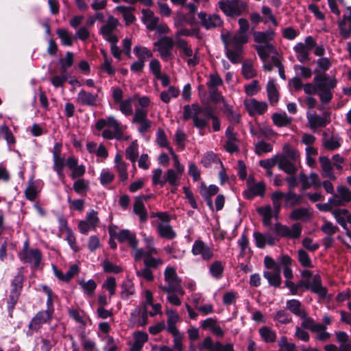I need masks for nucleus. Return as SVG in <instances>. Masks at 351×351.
<instances>
[{
    "label": "nucleus",
    "mask_w": 351,
    "mask_h": 351,
    "mask_svg": "<svg viewBox=\"0 0 351 351\" xmlns=\"http://www.w3.org/2000/svg\"><path fill=\"white\" fill-rule=\"evenodd\" d=\"M79 285L82 289L84 294L88 296H93L97 288V283L93 279L88 280H79Z\"/></svg>",
    "instance_id": "obj_46"
},
{
    "label": "nucleus",
    "mask_w": 351,
    "mask_h": 351,
    "mask_svg": "<svg viewBox=\"0 0 351 351\" xmlns=\"http://www.w3.org/2000/svg\"><path fill=\"white\" fill-rule=\"evenodd\" d=\"M191 252L194 256H199L206 261H208L214 256L212 247L200 239H197L193 244Z\"/></svg>",
    "instance_id": "obj_11"
},
{
    "label": "nucleus",
    "mask_w": 351,
    "mask_h": 351,
    "mask_svg": "<svg viewBox=\"0 0 351 351\" xmlns=\"http://www.w3.org/2000/svg\"><path fill=\"white\" fill-rule=\"evenodd\" d=\"M176 45L178 48L181 50V52L186 57L189 58L187 60V64L189 66H195L199 62V60L195 54H193V49L188 45L187 42L183 39H178L176 41Z\"/></svg>",
    "instance_id": "obj_18"
},
{
    "label": "nucleus",
    "mask_w": 351,
    "mask_h": 351,
    "mask_svg": "<svg viewBox=\"0 0 351 351\" xmlns=\"http://www.w3.org/2000/svg\"><path fill=\"white\" fill-rule=\"evenodd\" d=\"M254 40L258 45H271L270 42L274 39L275 32L273 30L266 32H254Z\"/></svg>",
    "instance_id": "obj_29"
},
{
    "label": "nucleus",
    "mask_w": 351,
    "mask_h": 351,
    "mask_svg": "<svg viewBox=\"0 0 351 351\" xmlns=\"http://www.w3.org/2000/svg\"><path fill=\"white\" fill-rule=\"evenodd\" d=\"M141 20L147 29L150 31L155 30L159 22V18L155 16L154 12L149 8L142 10Z\"/></svg>",
    "instance_id": "obj_21"
},
{
    "label": "nucleus",
    "mask_w": 351,
    "mask_h": 351,
    "mask_svg": "<svg viewBox=\"0 0 351 351\" xmlns=\"http://www.w3.org/2000/svg\"><path fill=\"white\" fill-rule=\"evenodd\" d=\"M280 156H285L288 158L295 161V163L300 162V154L299 152L292 148L289 144H285L282 147V154Z\"/></svg>",
    "instance_id": "obj_54"
},
{
    "label": "nucleus",
    "mask_w": 351,
    "mask_h": 351,
    "mask_svg": "<svg viewBox=\"0 0 351 351\" xmlns=\"http://www.w3.org/2000/svg\"><path fill=\"white\" fill-rule=\"evenodd\" d=\"M98 213L95 210L88 212L86 218L78 223L79 231L83 234H88L90 231L95 230L99 226Z\"/></svg>",
    "instance_id": "obj_9"
},
{
    "label": "nucleus",
    "mask_w": 351,
    "mask_h": 351,
    "mask_svg": "<svg viewBox=\"0 0 351 351\" xmlns=\"http://www.w3.org/2000/svg\"><path fill=\"white\" fill-rule=\"evenodd\" d=\"M272 121L278 127H286L291 123L292 118L288 117L285 112L274 113L272 115Z\"/></svg>",
    "instance_id": "obj_47"
},
{
    "label": "nucleus",
    "mask_w": 351,
    "mask_h": 351,
    "mask_svg": "<svg viewBox=\"0 0 351 351\" xmlns=\"http://www.w3.org/2000/svg\"><path fill=\"white\" fill-rule=\"evenodd\" d=\"M180 94V90L174 86H170L168 89L160 93V98L165 104L169 103L172 98H176Z\"/></svg>",
    "instance_id": "obj_49"
},
{
    "label": "nucleus",
    "mask_w": 351,
    "mask_h": 351,
    "mask_svg": "<svg viewBox=\"0 0 351 351\" xmlns=\"http://www.w3.org/2000/svg\"><path fill=\"white\" fill-rule=\"evenodd\" d=\"M199 351H234L232 343L223 345L219 341L214 342L210 337H206L198 345Z\"/></svg>",
    "instance_id": "obj_10"
},
{
    "label": "nucleus",
    "mask_w": 351,
    "mask_h": 351,
    "mask_svg": "<svg viewBox=\"0 0 351 351\" xmlns=\"http://www.w3.org/2000/svg\"><path fill=\"white\" fill-rule=\"evenodd\" d=\"M134 341L130 350H141L143 345L148 340V335L144 332H136L134 333Z\"/></svg>",
    "instance_id": "obj_43"
},
{
    "label": "nucleus",
    "mask_w": 351,
    "mask_h": 351,
    "mask_svg": "<svg viewBox=\"0 0 351 351\" xmlns=\"http://www.w3.org/2000/svg\"><path fill=\"white\" fill-rule=\"evenodd\" d=\"M349 212L347 209H337L332 212L334 217L336 219L338 223H339L344 229H346Z\"/></svg>",
    "instance_id": "obj_52"
},
{
    "label": "nucleus",
    "mask_w": 351,
    "mask_h": 351,
    "mask_svg": "<svg viewBox=\"0 0 351 351\" xmlns=\"http://www.w3.org/2000/svg\"><path fill=\"white\" fill-rule=\"evenodd\" d=\"M306 118L309 128L313 131L325 127L328 123L326 117L319 116L315 112H307Z\"/></svg>",
    "instance_id": "obj_22"
},
{
    "label": "nucleus",
    "mask_w": 351,
    "mask_h": 351,
    "mask_svg": "<svg viewBox=\"0 0 351 351\" xmlns=\"http://www.w3.org/2000/svg\"><path fill=\"white\" fill-rule=\"evenodd\" d=\"M245 108L251 117L263 114L268 108L267 102L254 98L246 99L243 102Z\"/></svg>",
    "instance_id": "obj_12"
},
{
    "label": "nucleus",
    "mask_w": 351,
    "mask_h": 351,
    "mask_svg": "<svg viewBox=\"0 0 351 351\" xmlns=\"http://www.w3.org/2000/svg\"><path fill=\"white\" fill-rule=\"evenodd\" d=\"M219 7L226 15L236 16L240 15L246 10L247 4L240 0L237 1L221 0L219 2Z\"/></svg>",
    "instance_id": "obj_6"
},
{
    "label": "nucleus",
    "mask_w": 351,
    "mask_h": 351,
    "mask_svg": "<svg viewBox=\"0 0 351 351\" xmlns=\"http://www.w3.org/2000/svg\"><path fill=\"white\" fill-rule=\"evenodd\" d=\"M53 159V170L56 171L60 178L62 179L64 177L63 173V169L64 167V160L61 156H58V153L57 152Z\"/></svg>",
    "instance_id": "obj_61"
},
{
    "label": "nucleus",
    "mask_w": 351,
    "mask_h": 351,
    "mask_svg": "<svg viewBox=\"0 0 351 351\" xmlns=\"http://www.w3.org/2000/svg\"><path fill=\"white\" fill-rule=\"evenodd\" d=\"M257 211L258 214L263 217L264 225L266 226H271V219L272 217H275L274 208L272 209L271 206L267 205L258 208Z\"/></svg>",
    "instance_id": "obj_39"
},
{
    "label": "nucleus",
    "mask_w": 351,
    "mask_h": 351,
    "mask_svg": "<svg viewBox=\"0 0 351 351\" xmlns=\"http://www.w3.org/2000/svg\"><path fill=\"white\" fill-rule=\"evenodd\" d=\"M173 38L170 36H164L154 43L156 47L159 56L164 62H171L173 59L172 52L174 44Z\"/></svg>",
    "instance_id": "obj_5"
},
{
    "label": "nucleus",
    "mask_w": 351,
    "mask_h": 351,
    "mask_svg": "<svg viewBox=\"0 0 351 351\" xmlns=\"http://www.w3.org/2000/svg\"><path fill=\"white\" fill-rule=\"evenodd\" d=\"M301 198V196L297 195L294 191H289L287 193H285V206L289 207L294 206L300 203Z\"/></svg>",
    "instance_id": "obj_59"
},
{
    "label": "nucleus",
    "mask_w": 351,
    "mask_h": 351,
    "mask_svg": "<svg viewBox=\"0 0 351 351\" xmlns=\"http://www.w3.org/2000/svg\"><path fill=\"white\" fill-rule=\"evenodd\" d=\"M39 193V190L37 186L36 181H34V178L32 177L27 184V186L25 190V195L26 198L30 201H34L38 194Z\"/></svg>",
    "instance_id": "obj_45"
},
{
    "label": "nucleus",
    "mask_w": 351,
    "mask_h": 351,
    "mask_svg": "<svg viewBox=\"0 0 351 351\" xmlns=\"http://www.w3.org/2000/svg\"><path fill=\"white\" fill-rule=\"evenodd\" d=\"M115 169L118 172L121 181L125 182L128 178V164L123 160L119 154H117L114 157Z\"/></svg>",
    "instance_id": "obj_26"
},
{
    "label": "nucleus",
    "mask_w": 351,
    "mask_h": 351,
    "mask_svg": "<svg viewBox=\"0 0 351 351\" xmlns=\"http://www.w3.org/2000/svg\"><path fill=\"white\" fill-rule=\"evenodd\" d=\"M311 216L312 213L310 209L307 208H299L293 210L289 217L292 220L306 221L308 220Z\"/></svg>",
    "instance_id": "obj_38"
},
{
    "label": "nucleus",
    "mask_w": 351,
    "mask_h": 351,
    "mask_svg": "<svg viewBox=\"0 0 351 351\" xmlns=\"http://www.w3.org/2000/svg\"><path fill=\"white\" fill-rule=\"evenodd\" d=\"M286 307L290 312L299 317L301 315H304V313H306V311L302 307L301 302L295 299L287 300Z\"/></svg>",
    "instance_id": "obj_40"
},
{
    "label": "nucleus",
    "mask_w": 351,
    "mask_h": 351,
    "mask_svg": "<svg viewBox=\"0 0 351 351\" xmlns=\"http://www.w3.org/2000/svg\"><path fill=\"white\" fill-rule=\"evenodd\" d=\"M183 109V119L184 120H189L191 118L193 119L194 115H196L197 114H203L204 115L206 114V109L198 106L196 104H193L191 106L185 105Z\"/></svg>",
    "instance_id": "obj_37"
},
{
    "label": "nucleus",
    "mask_w": 351,
    "mask_h": 351,
    "mask_svg": "<svg viewBox=\"0 0 351 351\" xmlns=\"http://www.w3.org/2000/svg\"><path fill=\"white\" fill-rule=\"evenodd\" d=\"M224 266L219 261H214L209 267V272L212 276L216 279H219L222 277L223 273Z\"/></svg>",
    "instance_id": "obj_55"
},
{
    "label": "nucleus",
    "mask_w": 351,
    "mask_h": 351,
    "mask_svg": "<svg viewBox=\"0 0 351 351\" xmlns=\"http://www.w3.org/2000/svg\"><path fill=\"white\" fill-rule=\"evenodd\" d=\"M133 51L137 59L144 62L153 56V53L149 49L141 45L135 46Z\"/></svg>",
    "instance_id": "obj_44"
},
{
    "label": "nucleus",
    "mask_w": 351,
    "mask_h": 351,
    "mask_svg": "<svg viewBox=\"0 0 351 351\" xmlns=\"http://www.w3.org/2000/svg\"><path fill=\"white\" fill-rule=\"evenodd\" d=\"M201 327L204 330H209L217 337H223L225 332L218 324L216 319L209 317L201 322Z\"/></svg>",
    "instance_id": "obj_20"
},
{
    "label": "nucleus",
    "mask_w": 351,
    "mask_h": 351,
    "mask_svg": "<svg viewBox=\"0 0 351 351\" xmlns=\"http://www.w3.org/2000/svg\"><path fill=\"white\" fill-rule=\"evenodd\" d=\"M265 191V185L263 182L248 184V188L243 192V195L248 199H252L257 195L263 196Z\"/></svg>",
    "instance_id": "obj_24"
},
{
    "label": "nucleus",
    "mask_w": 351,
    "mask_h": 351,
    "mask_svg": "<svg viewBox=\"0 0 351 351\" xmlns=\"http://www.w3.org/2000/svg\"><path fill=\"white\" fill-rule=\"evenodd\" d=\"M300 318L302 320V326L304 328L309 329L311 332H313L315 329L319 328V323H316L315 320L307 315V313H304V315H301Z\"/></svg>",
    "instance_id": "obj_60"
},
{
    "label": "nucleus",
    "mask_w": 351,
    "mask_h": 351,
    "mask_svg": "<svg viewBox=\"0 0 351 351\" xmlns=\"http://www.w3.org/2000/svg\"><path fill=\"white\" fill-rule=\"evenodd\" d=\"M152 217H156V219L152 221V223L156 226L157 232L160 237L169 240L176 237V232L169 224L170 217L167 213L160 212L153 213Z\"/></svg>",
    "instance_id": "obj_3"
},
{
    "label": "nucleus",
    "mask_w": 351,
    "mask_h": 351,
    "mask_svg": "<svg viewBox=\"0 0 351 351\" xmlns=\"http://www.w3.org/2000/svg\"><path fill=\"white\" fill-rule=\"evenodd\" d=\"M115 10L122 14L127 24H130L135 21V16L132 12L133 10L132 8L119 5L115 8Z\"/></svg>",
    "instance_id": "obj_53"
},
{
    "label": "nucleus",
    "mask_w": 351,
    "mask_h": 351,
    "mask_svg": "<svg viewBox=\"0 0 351 351\" xmlns=\"http://www.w3.org/2000/svg\"><path fill=\"white\" fill-rule=\"evenodd\" d=\"M41 252L37 249L29 247V242L27 240L23 245L22 252L19 254L20 259L24 263L31 265L33 268H38L41 261Z\"/></svg>",
    "instance_id": "obj_7"
},
{
    "label": "nucleus",
    "mask_w": 351,
    "mask_h": 351,
    "mask_svg": "<svg viewBox=\"0 0 351 351\" xmlns=\"http://www.w3.org/2000/svg\"><path fill=\"white\" fill-rule=\"evenodd\" d=\"M226 56L234 64L239 63L242 60V47L225 45Z\"/></svg>",
    "instance_id": "obj_30"
},
{
    "label": "nucleus",
    "mask_w": 351,
    "mask_h": 351,
    "mask_svg": "<svg viewBox=\"0 0 351 351\" xmlns=\"http://www.w3.org/2000/svg\"><path fill=\"white\" fill-rule=\"evenodd\" d=\"M167 315V330L170 332L179 331L176 324L180 321V318L178 313L171 308L166 310Z\"/></svg>",
    "instance_id": "obj_36"
},
{
    "label": "nucleus",
    "mask_w": 351,
    "mask_h": 351,
    "mask_svg": "<svg viewBox=\"0 0 351 351\" xmlns=\"http://www.w3.org/2000/svg\"><path fill=\"white\" fill-rule=\"evenodd\" d=\"M283 198H285V193L280 191H276L271 195V199L274 208V216L276 219L278 217L281 208V201Z\"/></svg>",
    "instance_id": "obj_48"
},
{
    "label": "nucleus",
    "mask_w": 351,
    "mask_h": 351,
    "mask_svg": "<svg viewBox=\"0 0 351 351\" xmlns=\"http://www.w3.org/2000/svg\"><path fill=\"white\" fill-rule=\"evenodd\" d=\"M218 191V186L213 184L206 186L205 184H202L199 189V193L204 198L211 197L216 195Z\"/></svg>",
    "instance_id": "obj_64"
},
{
    "label": "nucleus",
    "mask_w": 351,
    "mask_h": 351,
    "mask_svg": "<svg viewBox=\"0 0 351 351\" xmlns=\"http://www.w3.org/2000/svg\"><path fill=\"white\" fill-rule=\"evenodd\" d=\"M166 184V173H163L161 169L158 168L153 170L152 174V184L160 185V186H165Z\"/></svg>",
    "instance_id": "obj_56"
},
{
    "label": "nucleus",
    "mask_w": 351,
    "mask_h": 351,
    "mask_svg": "<svg viewBox=\"0 0 351 351\" xmlns=\"http://www.w3.org/2000/svg\"><path fill=\"white\" fill-rule=\"evenodd\" d=\"M259 334L261 338L267 343L274 342L276 338L275 331L267 326L261 327L259 329Z\"/></svg>",
    "instance_id": "obj_57"
},
{
    "label": "nucleus",
    "mask_w": 351,
    "mask_h": 351,
    "mask_svg": "<svg viewBox=\"0 0 351 351\" xmlns=\"http://www.w3.org/2000/svg\"><path fill=\"white\" fill-rule=\"evenodd\" d=\"M97 95L81 90L77 97V102L81 105L95 106L97 104Z\"/></svg>",
    "instance_id": "obj_25"
},
{
    "label": "nucleus",
    "mask_w": 351,
    "mask_h": 351,
    "mask_svg": "<svg viewBox=\"0 0 351 351\" xmlns=\"http://www.w3.org/2000/svg\"><path fill=\"white\" fill-rule=\"evenodd\" d=\"M267 93L270 103H277L279 100V94L275 81L270 80L267 84Z\"/></svg>",
    "instance_id": "obj_51"
},
{
    "label": "nucleus",
    "mask_w": 351,
    "mask_h": 351,
    "mask_svg": "<svg viewBox=\"0 0 351 351\" xmlns=\"http://www.w3.org/2000/svg\"><path fill=\"white\" fill-rule=\"evenodd\" d=\"M250 132L252 136L259 138L271 139L276 136V133L269 126L259 125L257 128H251Z\"/></svg>",
    "instance_id": "obj_28"
},
{
    "label": "nucleus",
    "mask_w": 351,
    "mask_h": 351,
    "mask_svg": "<svg viewBox=\"0 0 351 351\" xmlns=\"http://www.w3.org/2000/svg\"><path fill=\"white\" fill-rule=\"evenodd\" d=\"M295 161L287 158L285 156H280L278 159V167L279 169L284 171L289 174H294L298 171V165Z\"/></svg>",
    "instance_id": "obj_23"
},
{
    "label": "nucleus",
    "mask_w": 351,
    "mask_h": 351,
    "mask_svg": "<svg viewBox=\"0 0 351 351\" xmlns=\"http://www.w3.org/2000/svg\"><path fill=\"white\" fill-rule=\"evenodd\" d=\"M109 234L110 237L117 238L121 242H128L131 247L138 246V240L136 239V234L130 232L129 230L124 229L120 230L118 233L110 227L109 228Z\"/></svg>",
    "instance_id": "obj_15"
},
{
    "label": "nucleus",
    "mask_w": 351,
    "mask_h": 351,
    "mask_svg": "<svg viewBox=\"0 0 351 351\" xmlns=\"http://www.w3.org/2000/svg\"><path fill=\"white\" fill-rule=\"evenodd\" d=\"M221 38L225 45L242 47V45L247 42L248 35L247 33H243L238 31L234 34L230 33L222 34Z\"/></svg>",
    "instance_id": "obj_14"
},
{
    "label": "nucleus",
    "mask_w": 351,
    "mask_h": 351,
    "mask_svg": "<svg viewBox=\"0 0 351 351\" xmlns=\"http://www.w3.org/2000/svg\"><path fill=\"white\" fill-rule=\"evenodd\" d=\"M133 210L141 221L144 222L147 219V214L145 210V205L140 197H137L134 204Z\"/></svg>",
    "instance_id": "obj_50"
},
{
    "label": "nucleus",
    "mask_w": 351,
    "mask_h": 351,
    "mask_svg": "<svg viewBox=\"0 0 351 351\" xmlns=\"http://www.w3.org/2000/svg\"><path fill=\"white\" fill-rule=\"evenodd\" d=\"M319 162L322 169V175L326 178L334 180L335 176L332 172V167L330 160L326 156H320Z\"/></svg>",
    "instance_id": "obj_41"
},
{
    "label": "nucleus",
    "mask_w": 351,
    "mask_h": 351,
    "mask_svg": "<svg viewBox=\"0 0 351 351\" xmlns=\"http://www.w3.org/2000/svg\"><path fill=\"white\" fill-rule=\"evenodd\" d=\"M56 33L60 38L62 45L66 46H71L73 45V36L66 29H58Z\"/></svg>",
    "instance_id": "obj_63"
},
{
    "label": "nucleus",
    "mask_w": 351,
    "mask_h": 351,
    "mask_svg": "<svg viewBox=\"0 0 351 351\" xmlns=\"http://www.w3.org/2000/svg\"><path fill=\"white\" fill-rule=\"evenodd\" d=\"M119 22L118 20L112 16L108 18L106 24L101 27L100 32L105 40L109 43H117V37L113 34Z\"/></svg>",
    "instance_id": "obj_17"
},
{
    "label": "nucleus",
    "mask_w": 351,
    "mask_h": 351,
    "mask_svg": "<svg viewBox=\"0 0 351 351\" xmlns=\"http://www.w3.org/2000/svg\"><path fill=\"white\" fill-rule=\"evenodd\" d=\"M313 82L316 84L317 91L322 102H329L332 97L331 90L336 86V80L326 74H319L314 77Z\"/></svg>",
    "instance_id": "obj_2"
},
{
    "label": "nucleus",
    "mask_w": 351,
    "mask_h": 351,
    "mask_svg": "<svg viewBox=\"0 0 351 351\" xmlns=\"http://www.w3.org/2000/svg\"><path fill=\"white\" fill-rule=\"evenodd\" d=\"M164 280L167 285H160L159 289L162 291L174 289L180 296L184 295V291L181 285V279L178 277L176 269L172 266H167L164 271Z\"/></svg>",
    "instance_id": "obj_4"
},
{
    "label": "nucleus",
    "mask_w": 351,
    "mask_h": 351,
    "mask_svg": "<svg viewBox=\"0 0 351 351\" xmlns=\"http://www.w3.org/2000/svg\"><path fill=\"white\" fill-rule=\"evenodd\" d=\"M316 46V43L312 36H309L305 38L304 42L297 43L293 50L296 53L297 59L300 62H304L308 60V56L311 50Z\"/></svg>",
    "instance_id": "obj_8"
},
{
    "label": "nucleus",
    "mask_w": 351,
    "mask_h": 351,
    "mask_svg": "<svg viewBox=\"0 0 351 351\" xmlns=\"http://www.w3.org/2000/svg\"><path fill=\"white\" fill-rule=\"evenodd\" d=\"M138 106L136 107L132 123L136 125L138 132L145 135L152 125V121L148 119L147 107L151 104V99L147 96H135Z\"/></svg>",
    "instance_id": "obj_1"
},
{
    "label": "nucleus",
    "mask_w": 351,
    "mask_h": 351,
    "mask_svg": "<svg viewBox=\"0 0 351 351\" xmlns=\"http://www.w3.org/2000/svg\"><path fill=\"white\" fill-rule=\"evenodd\" d=\"M184 171L176 169H169L166 171V183L171 186H178Z\"/></svg>",
    "instance_id": "obj_33"
},
{
    "label": "nucleus",
    "mask_w": 351,
    "mask_h": 351,
    "mask_svg": "<svg viewBox=\"0 0 351 351\" xmlns=\"http://www.w3.org/2000/svg\"><path fill=\"white\" fill-rule=\"evenodd\" d=\"M299 179L302 184L303 189H308L311 186H314L315 187L321 186V184L319 182L318 175L315 173H311L309 176L300 173L299 174Z\"/></svg>",
    "instance_id": "obj_27"
},
{
    "label": "nucleus",
    "mask_w": 351,
    "mask_h": 351,
    "mask_svg": "<svg viewBox=\"0 0 351 351\" xmlns=\"http://www.w3.org/2000/svg\"><path fill=\"white\" fill-rule=\"evenodd\" d=\"M302 230V226L298 223L293 224L291 227L278 223L275 224V231L281 237L298 239L301 235Z\"/></svg>",
    "instance_id": "obj_13"
},
{
    "label": "nucleus",
    "mask_w": 351,
    "mask_h": 351,
    "mask_svg": "<svg viewBox=\"0 0 351 351\" xmlns=\"http://www.w3.org/2000/svg\"><path fill=\"white\" fill-rule=\"evenodd\" d=\"M128 159L135 162L138 156V145L136 141H133L125 150Z\"/></svg>",
    "instance_id": "obj_58"
},
{
    "label": "nucleus",
    "mask_w": 351,
    "mask_h": 351,
    "mask_svg": "<svg viewBox=\"0 0 351 351\" xmlns=\"http://www.w3.org/2000/svg\"><path fill=\"white\" fill-rule=\"evenodd\" d=\"M51 318L52 315L45 311L38 312L29 324V332L32 335L40 328L44 324L50 322Z\"/></svg>",
    "instance_id": "obj_16"
},
{
    "label": "nucleus",
    "mask_w": 351,
    "mask_h": 351,
    "mask_svg": "<svg viewBox=\"0 0 351 351\" xmlns=\"http://www.w3.org/2000/svg\"><path fill=\"white\" fill-rule=\"evenodd\" d=\"M272 149V145L263 140L258 141L254 145V152L258 156L271 152Z\"/></svg>",
    "instance_id": "obj_62"
},
{
    "label": "nucleus",
    "mask_w": 351,
    "mask_h": 351,
    "mask_svg": "<svg viewBox=\"0 0 351 351\" xmlns=\"http://www.w3.org/2000/svg\"><path fill=\"white\" fill-rule=\"evenodd\" d=\"M255 49L258 56L263 62L267 61L270 54L276 52L273 45H258L255 46Z\"/></svg>",
    "instance_id": "obj_42"
},
{
    "label": "nucleus",
    "mask_w": 351,
    "mask_h": 351,
    "mask_svg": "<svg viewBox=\"0 0 351 351\" xmlns=\"http://www.w3.org/2000/svg\"><path fill=\"white\" fill-rule=\"evenodd\" d=\"M254 237L256 241V246L259 248H263L266 245H273L275 243L274 237L269 234H262L260 232H254Z\"/></svg>",
    "instance_id": "obj_31"
},
{
    "label": "nucleus",
    "mask_w": 351,
    "mask_h": 351,
    "mask_svg": "<svg viewBox=\"0 0 351 351\" xmlns=\"http://www.w3.org/2000/svg\"><path fill=\"white\" fill-rule=\"evenodd\" d=\"M198 18L202 26L207 29L219 27L222 25L221 18L217 14L208 16L205 12H201L198 14Z\"/></svg>",
    "instance_id": "obj_19"
},
{
    "label": "nucleus",
    "mask_w": 351,
    "mask_h": 351,
    "mask_svg": "<svg viewBox=\"0 0 351 351\" xmlns=\"http://www.w3.org/2000/svg\"><path fill=\"white\" fill-rule=\"evenodd\" d=\"M281 269L265 271L263 276L267 280L269 285L278 287L281 285Z\"/></svg>",
    "instance_id": "obj_35"
},
{
    "label": "nucleus",
    "mask_w": 351,
    "mask_h": 351,
    "mask_svg": "<svg viewBox=\"0 0 351 351\" xmlns=\"http://www.w3.org/2000/svg\"><path fill=\"white\" fill-rule=\"evenodd\" d=\"M310 285V289L312 292L317 294L319 298H325L327 294V290L322 285V280L319 276H315L313 278Z\"/></svg>",
    "instance_id": "obj_34"
},
{
    "label": "nucleus",
    "mask_w": 351,
    "mask_h": 351,
    "mask_svg": "<svg viewBox=\"0 0 351 351\" xmlns=\"http://www.w3.org/2000/svg\"><path fill=\"white\" fill-rule=\"evenodd\" d=\"M136 95H138L135 94L133 97L123 99L118 104L119 110L125 117H130L132 114L134 115L133 102L136 101L135 99V96Z\"/></svg>",
    "instance_id": "obj_32"
}]
</instances>
